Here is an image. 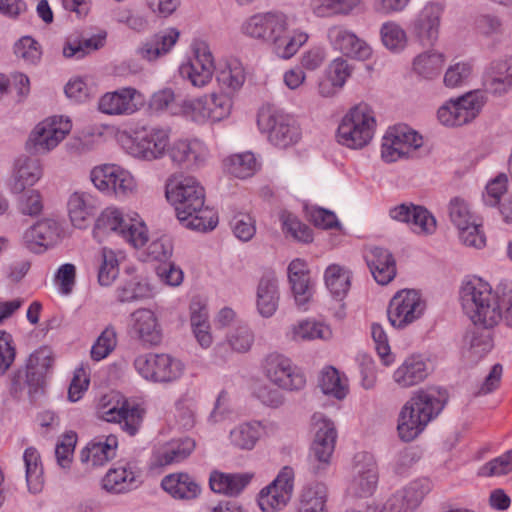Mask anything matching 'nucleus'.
<instances>
[{
	"label": "nucleus",
	"instance_id": "79ce46f5",
	"mask_svg": "<svg viewBox=\"0 0 512 512\" xmlns=\"http://www.w3.org/2000/svg\"><path fill=\"white\" fill-rule=\"evenodd\" d=\"M253 475L250 473L213 472L209 478L211 489L219 494L237 496L250 483Z\"/></svg>",
	"mask_w": 512,
	"mask_h": 512
},
{
	"label": "nucleus",
	"instance_id": "393cba45",
	"mask_svg": "<svg viewBox=\"0 0 512 512\" xmlns=\"http://www.w3.org/2000/svg\"><path fill=\"white\" fill-rule=\"evenodd\" d=\"M129 332L133 338L148 346L159 345L163 337L157 315L147 308H139L131 313Z\"/></svg>",
	"mask_w": 512,
	"mask_h": 512
},
{
	"label": "nucleus",
	"instance_id": "2f4dec72",
	"mask_svg": "<svg viewBox=\"0 0 512 512\" xmlns=\"http://www.w3.org/2000/svg\"><path fill=\"white\" fill-rule=\"evenodd\" d=\"M60 228L56 221L44 219L28 228L23 234L25 246L39 253L51 246L59 237Z\"/></svg>",
	"mask_w": 512,
	"mask_h": 512
},
{
	"label": "nucleus",
	"instance_id": "338daca9",
	"mask_svg": "<svg viewBox=\"0 0 512 512\" xmlns=\"http://www.w3.org/2000/svg\"><path fill=\"white\" fill-rule=\"evenodd\" d=\"M117 335L112 327H107L92 345L90 354L94 361L105 359L116 347Z\"/></svg>",
	"mask_w": 512,
	"mask_h": 512
},
{
	"label": "nucleus",
	"instance_id": "e2e57ef3",
	"mask_svg": "<svg viewBox=\"0 0 512 512\" xmlns=\"http://www.w3.org/2000/svg\"><path fill=\"white\" fill-rule=\"evenodd\" d=\"M280 220L282 222L283 232L286 235H289L293 239L304 243H308L313 240L309 227L300 222V220L292 213L283 211L280 214Z\"/></svg>",
	"mask_w": 512,
	"mask_h": 512
},
{
	"label": "nucleus",
	"instance_id": "774afa93",
	"mask_svg": "<svg viewBox=\"0 0 512 512\" xmlns=\"http://www.w3.org/2000/svg\"><path fill=\"white\" fill-rule=\"evenodd\" d=\"M149 291L147 283L143 282L139 277H133L119 286L116 292L117 299L120 302H132L146 297Z\"/></svg>",
	"mask_w": 512,
	"mask_h": 512
},
{
	"label": "nucleus",
	"instance_id": "a878e982",
	"mask_svg": "<svg viewBox=\"0 0 512 512\" xmlns=\"http://www.w3.org/2000/svg\"><path fill=\"white\" fill-rule=\"evenodd\" d=\"M141 477L142 471L136 461H119L104 476L103 488L113 493L129 492L141 484Z\"/></svg>",
	"mask_w": 512,
	"mask_h": 512
},
{
	"label": "nucleus",
	"instance_id": "de8ad7c7",
	"mask_svg": "<svg viewBox=\"0 0 512 512\" xmlns=\"http://www.w3.org/2000/svg\"><path fill=\"white\" fill-rule=\"evenodd\" d=\"M324 279L330 293L342 299L350 289L351 272L344 266L331 264L325 270Z\"/></svg>",
	"mask_w": 512,
	"mask_h": 512
},
{
	"label": "nucleus",
	"instance_id": "6e6552de",
	"mask_svg": "<svg viewBox=\"0 0 512 512\" xmlns=\"http://www.w3.org/2000/svg\"><path fill=\"white\" fill-rule=\"evenodd\" d=\"M379 482V468L375 457L366 451L358 452L351 461L346 491L355 498H367L374 494Z\"/></svg>",
	"mask_w": 512,
	"mask_h": 512
},
{
	"label": "nucleus",
	"instance_id": "7c9ffc66",
	"mask_svg": "<svg viewBox=\"0 0 512 512\" xmlns=\"http://www.w3.org/2000/svg\"><path fill=\"white\" fill-rule=\"evenodd\" d=\"M53 363V352L47 346L40 347L29 356L26 363V381L30 393L36 392L43 385Z\"/></svg>",
	"mask_w": 512,
	"mask_h": 512
},
{
	"label": "nucleus",
	"instance_id": "0e129e2a",
	"mask_svg": "<svg viewBox=\"0 0 512 512\" xmlns=\"http://www.w3.org/2000/svg\"><path fill=\"white\" fill-rule=\"evenodd\" d=\"M207 109L209 121H221L230 115L232 99L227 93L207 95Z\"/></svg>",
	"mask_w": 512,
	"mask_h": 512
},
{
	"label": "nucleus",
	"instance_id": "dca6fc26",
	"mask_svg": "<svg viewBox=\"0 0 512 512\" xmlns=\"http://www.w3.org/2000/svg\"><path fill=\"white\" fill-rule=\"evenodd\" d=\"M484 102L485 98L481 92H469L442 105L438 109L437 117L443 125L461 126L470 122L479 114Z\"/></svg>",
	"mask_w": 512,
	"mask_h": 512
},
{
	"label": "nucleus",
	"instance_id": "c85d7f7f",
	"mask_svg": "<svg viewBox=\"0 0 512 512\" xmlns=\"http://www.w3.org/2000/svg\"><path fill=\"white\" fill-rule=\"evenodd\" d=\"M42 175L43 168L40 160L21 155L14 162L9 189L13 194L23 193L28 187L34 186Z\"/></svg>",
	"mask_w": 512,
	"mask_h": 512
},
{
	"label": "nucleus",
	"instance_id": "c03bdc74",
	"mask_svg": "<svg viewBox=\"0 0 512 512\" xmlns=\"http://www.w3.org/2000/svg\"><path fill=\"white\" fill-rule=\"evenodd\" d=\"M162 488L172 497L178 499L196 498L201 491L196 480L187 473H173L163 478Z\"/></svg>",
	"mask_w": 512,
	"mask_h": 512
},
{
	"label": "nucleus",
	"instance_id": "cd10ccee",
	"mask_svg": "<svg viewBox=\"0 0 512 512\" xmlns=\"http://www.w3.org/2000/svg\"><path fill=\"white\" fill-rule=\"evenodd\" d=\"M392 219L407 223L418 235H431L436 231L435 217L425 207L401 204L390 210Z\"/></svg>",
	"mask_w": 512,
	"mask_h": 512
},
{
	"label": "nucleus",
	"instance_id": "13d9d810",
	"mask_svg": "<svg viewBox=\"0 0 512 512\" xmlns=\"http://www.w3.org/2000/svg\"><path fill=\"white\" fill-rule=\"evenodd\" d=\"M174 112L198 124L208 122L207 95L183 99L180 102V110Z\"/></svg>",
	"mask_w": 512,
	"mask_h": 512
},
{
	"label": "nucleus",
	"instance_id": "72a5a7b5",
	"mask_svg": "<svg viewBox=\"0 0 512 512\" xmlns=\"http://www.w3.org/2000/svg\"><path fill=\"white\" fill-rule=\"evenodd\" d=\"M483 85L493 95H502L512 89V57L491 62L485 72Z\"/></svg>",
	"mask_w": 512,
	"mask_h": 512
},
{
	"label": "nucleus",
	"instance_id": "4be33fe9",
	"mask_svg": "<svg viewBox=\"0 0 512 512\" xmlns=\"http://www.w3.org/2000/svg\"><path fill=\"white\" fill-rule=\"evenodd\" d=\"M143 96L134 87H123L104 93L98 100V110L109 116H129L140 109Z\"/></svg>",
	"mask_w": 512,
	"mask_h": 512
},
{
	"label": "nucleus",
	"instance_id": "1a4fd4ad",
	"mask_svg": "<svg viewBox=\"0 0 512 512\" xmlns=\"http://www.w3.org/2000/svg\"><path fill=\"white\" fill-rule=\"evenodd\" d=\"M134 368L147 381L171 383L181 378L184 364L166 353H146L137 356Z\"/></svg>",
	"mask_w": 512,
	"mask_h": 512
},
{
	"label": "nucleus",
	"instance_id": "f03ea898",
	"mask_svg": "<svg viewBox=\"0 0 512 512\" xmlns=\"http://www.w3.org/2000/svg\"><path fill=\"white\" fill-rule=\"evenodd\" d=\"M295 16L281 10L258 12L247 17L240 31L248 38L268 44L282 59L292 58L308 41V34L293 28Z\"/></svg>",
	"mask_w": 512,
	"mask_h": 512
},
{
	"label": "nucleus",
	"instance_id": "603ef678",
	"mask_svg": "<svg viewBox=\"0 0 512 512\" xmlns=\"http://www.w3.org/2000/svg\"><path fill=\"white\" fill-rule=\"evenodd\" d=\"M261 433V423H242L230 431V441L239 449L251 450L259 440Z\"/></svg>",
	"mask_w": 512,
	"mask_h": 512
},
{
	"label": "nucleus",
	"instance_id": "680f3d73",
	"mask_svg": "<svg viewBox=\"0 0 512 512\" xmlns=\"http://www.w3.org/2000/svg\"><path fill=\"white\" fill-rule=\"evenodd\" d=\"M448 214L450 221L457 229L477 222V217L472 212L469 203L461 197H454L450 200Z\"/></svg>",
	"mask_w": 512,
	"mask_h": 512
},
{
	"label": "nucleus",
	"instance_id": "bf43d9fd",
	"mask_svg": "<svg viewBox=\"0 0 512 512\" xmlns=\"http://www.w3.org/2000/svg\"><path fill=\"white\" fill-rule=\"evenodd\" d=\"M225 166L231 175L245 179L256 172L258 163L253 153L246 152L230 156L226 159Z\"/></svg>",
	"mask_w": 512,
	"mask_h": 512
},
{
	"label": "nucleus",
	"instance_id": "37998d69",
	"mask_svg": "<svg viewBox=\"0 0 512 512\" xmlns=\"http://www.w3.org/2000/svg\"><path fill=\"white\" fill-rule=\"evenodd\" d=\"M279 288L275 277L263 276L257 286L256 305L261 316L269 318L276 312L279 304Z\"/></svg>",
	"mask_w": 512,
	"mask_h": 512
},
{
	"label": "nucleus",
	"instance_id": "39448f33",
	"mask_svg": "<svg viewBox=\"0 0 512 512\" xmlns=\"http://www.w3.org/2000/svg\"><path fill=\"white\" fill-rule=\"evenodd\" d=\"M376 128L374 112L365 103L351 108L342 118L338 130V142L352 149H361L372 140Z\"/></svg>",
	"mask_w": 512,
	"mask_h": 512
},
{
	"label": "nucleus",
	"instance_id": "c9c22d12",
	"mask_svg": "<svg viewBox=\"0 0 512 512\" xmlns=\"http://www.w3.org/2000/svg\"><path fill=\"white\" fill-rule=\"evenodd\" d=\"M117 436L102 435L94 438L81 452V460L91 466H102L116 456Z\"/></svg>",
	"mask_w": 512,
	"mask_h": 512
},
{
	"label": "nucleus",
	"instance_id": "09e8293b",
	"mask_svg": "<svg viewBox=\"0 0 512 512\" xmlns=\"http://www.w3.org/2000/svg\"><path fill=\"white\" fill-rule=\"evenodd\" d=\"M446 59L443 53L427 51L418 55L413 62V69L424 79H433L440 75Z\"/></svg>",
	"mask_w": 512,
	"mask_h": 512
},
{
	"label": "nucleus",
	"instance_id": "5fc2aeb1",
	"mask_svg": "<svg viewBox=\"0 0 512 512\" xmlns=\"http://www.w3.org/2000/svg\"><path fill=\"white\" fill-rule=\"evenodd\" d=\"M319 387L326 395L343 399L348 393V385L345 377H342L334 367H326L322 370Z\"/></svg>",
	"mask_w": 512,
	"mask_h": 512
},
{
	"label": "nucleus",
	"instance_id": "473e14b6",
	"mask_svg": "<svg viewBox=\"0 0 512 512\" xmlns=\"http://www.w3.org/2000/svg\"><path fill=\"white\" fill-rule=\"evenodd\" d=\"M365 261L374 279L381 285L392 281L396 275V263L393 255L385 248L370 247L365 251Z\"/></svg>",
	"mask_w": 512,
	"mask_h": 512
},
{
	"label": "nucleus",
	"instance_id": "864d4df0",
	"mask_svg": "<svg viewBox=\"0 0 512 512\" xmlns=\"http://www.w3.org/2000/svg\"><path fill=\"white\" fill-rule=\"evenodd\" d=\"M98 282L101 286H109L119 274L117 254L109 248H102L97 255Z\"/></svg>",
	"mask_w": 512,
	"mask_h": 512
},
{
	"label": "nucleus",
	"instance_id": "c756f323",
	"mask_svg": "<svg viewBox=\"0 0 512 512\" xmlns=\"http://www.w3.org/2000/svg\"><path fill=\"white\" fill-rule=\"evenodd\" d=\"M254 333L247 324H240L231 328L225 337V342L218 343L214 350V358L221 362L228 359L227 347L235 353L244 354L250 351L254 344Z\"/></svg>",
	"mask_w": 512,
	"mask_h": 512
},
{
	"label": "nucleus",
	"instance_id": "a18cd8bd",
	"mask_svg": "<svg viewBox=\"0 0 512 512\" xmlns=\"http://www.w3.org/2000/svg\"><path fill=\"white\" fill-rule=\"evenodd\" d=\"M290 337L294 341H328L332 339L333 331L325 322L306 319L291 326Z\"/></svg>",
	"mask_w": 512,
	"mask_h": 512
},
{
	"label": "nucleus",
	"instance_id": "7ed1b4c3",
	"mask_svg": "<svg viewBox=\"0 0 512 512\" xmlns=\"http://www.w3.org/2000/svg\"><path fill=\"white\" fill-rule=\"evenodd\" d=\"M165 196L183 227L206 232L217 226V213L205 205V189L195 177L171 175L165 184Z\"/></svg>",
	"mask_w": 512,
	"mask_h": 512
},
{
	"label": "nucleus",
	"instance_id": "f8f14e48",
	"mask_svg": "<svg viewBox=\"0 0 512 512\" xmlns=\"http://www.w3.org/2000/svg\"><path fill=\"white\" fill-rule=\"evenodd\" d=\"M423 145V137L407 125L390 127L382 139L381 157L387 162L412 157Z\"/></svg>",
	"mask_w": 512,
	"mask_h": 512
},
{
	"label": "nucleus",
	"instance_id": "a19ab883",
	"mask_svg": "<svg viewBox=\"0 0 512 512\" xmlns=\"http://www.w3.org/2000/svg\"><path fill=\"white\" fill-rule=\"evenodd\" d=\"M329 489L324 482H312L303 487L297 512H329Z\"/></svg>",
	"mask_w": 512,
	"mask_h": 512
},
{
	"label": "nucleus",
	"instance_id": "9d476101",
	"mask_svg": "<svg viewBox=\"0 0 512 512\" xmlns=\"http://www.w3.org/2000/svg\"><path fill=\"white\" fill-rule=\"evenodd\" d=\"M257 124L269 141L280 148H286L298 142L300 129L294 119L271 107H262L257 116Z\"/></svg>",
	"mask_w": 512,
	"mask_h": 512
},
{
	"label": "nucleus",
	"instance_id": "f257e3e1",
	"mask_svg": "<svg viewBox=\"0 0 512 512\" xmlns=\"http://www.w3.org/2000/svg\"><path fill=\"white\" fill-rule=\"evenodd\" d=\"M460 300L465 315L475 326L491 329L504 321L512 326V288L501 284L493 289L479 277L463 282Z\"/></svg>",
	"mask_w": 512,
	"mask_h": 512
},
{
	"label": "nucleus",
	"instance_id": "b1692460",
	"mask_svg": "<svg viewBox=\"0 0 512 512\" xmlns=\"http://www.w3.org/2000/svg\"><path fill=\"white\" fill-rule=\"evenodd\" d=\"M168 155L175 165L194 170L205 165L209 150L199 139H177L171 144Z\"/></svg>",
	"mask_w": 512,
	"mask_h": 512
},
{
	"label": "nucleus",
	"instance_id": "8fccbe9b",
	"mask_svg": "<svg viewBox=\"0 0 512 512\" xmlns=\"http://www.w3.org/2000/svg\"><path fill=\"white\" fill-rule=\"evenodd\" d=\"M23 460L26 468V482L30 492L36 494L43 488V468L39 452L29 447L25 450Z\"/></svg>",
	"mask_w": 512,
	"mask_h": 512
},
{
	"label": "nucleus",
	"instance_id": "423d86ee",
	"mask_svg": "<svg viewBox=\"0 0 512 512\" xmlns=\"http://www.w3.org/2000/svg\"><path fill=\"white\" fill-rule=\"evenodd\" d=\"M94 231L95 233L113 232L135 248L144 246L148 241L145 223L136 214L135 217L124 214L116 207H108L101 212L96 219Z\"/></svg>",
	"mask_w": 512,
	"mask_h": 512
},
{
	"label": "nucleus",
	"instance_id": "6e6d98bb",
	"mask_svg": "<svg viewBox=\"0 0 512 512\" xmlns=\"http://www.w3.org/2000/svg\"><path fill=\"white\" fill-rule=\"evenodd\" d=\"M245 70L237 60L228 62L217 74V81L227 93L239 90L245 82Z\"/></svg>",
	"mask_w": 512,
	"mask_h": 512
},
{
	"label": "nucleus",
	"instance_id": "3c124183",
	"mask_svg": "<svg viewBox=\"0 0 512 512\" xmlns=\"http://www.w3.org/2000/svg\"><path fill=\"white\" fill-rule=\"evenodd\" d=\"M379 34L383 46L393 53L404 50L407 45V33L396 21L384 22L380 27Z\"/></svg>",
	"mask_w": 512,
	"mask_h": 512
},
{
	"label": "nucleus",
	"instance_id": "58836bf2",
	"mask_svg": "<svg viewBox=\"0 0 512 512\" xmlns=\"http://www.w3.org/2000/svg\"><path fill=\"white\" fill-rule=\"evenodd\" d=\"M428 376V366L420 355H411L394 371L393 380L401 388L415 386Z\"/></svg>",
	"mask_w": 512,
	"mask_h": 512
},
{
	"label": "nucleus",
	"instance_id": "aec40b11",
	"mask_svg": "<svg viewBox=\"0 0 512 512\" xmlns=\"http://www.w3.org/2000/svg\"><path fill=\"white\" fill-rule=\"evenodd\" d=\"M215 71L214 59L208 45L197 42L193 45V57L179 67L182 78L194 87H204L212 80Z\"/></svg>",
	"mask_w": 512,
	"mask_h": 512
},
{
	"label": "nucleus",
	"instance_id": "ea45409f",
	"mask_svg": "<svg viewBox=\"0 0 512 512\" xmlns=\"http://www.w3.org/2000/svg\"><path fill=\"white\" fill-rule=\"evenodd\" d=\"M191 438L173 440L157 448L153 453V462L157 466H167L185 460L195 449Z\"/></svg>",
	"mask_w": 512,
	"mask_h": 512
},
{
	"label": "nucleus",
	"instance_id": "5701e85b",
	"mask_svg": "<svg viewBox=\"0 0 512 512\" xmlns=\"http://www.w3.org/2000/svg\"><path fill=\"white\" fill-rule=\"evenodd\" d=\"M428 478H418L397 490L387 500L384 510L388 512H414L432 490Z\"/></svg>",
	"mask_w": 512,
	"mask_h": 512
},
{
	"label": "nucleus",
	"instance_id": "f704fd0d",
	"mask_svg": "<svg viewBox=\"0 0 512 512\" xmlns=\"http://www.w3.org/2000/svg\"><path fill=\"white\" fill-rule=\"evenodd\" d=\"M180 31L170 27L161 30L147 39L138 48V55L145 60L154 61L168 54L177 43Z\"/></svg>",
	"mask_w": 512,
	"mask_h": 512
},
{
	"label": "nucleus",
	"instance_id": "e433bc0d",
	"mask_svg": "<svg viewBox=\"0 0 512 512\" xmlns=\"http://www.w3.org/2000/svg\"><path fill=\"white\" fill-rule=\"evenodd\" d=\"M288 277L298 307L306 309L312 297V285L309 270L305 261L293 260L288 266Z\"/></svg>",
	"mask_w": 512,
	"mask_h": 512
},
{
	"label": "nucleus",
	"instance_id": "4468645a",
	"mask_svg": "<svg viewBox=\"0 0 512 512\" xmlns=\"http://www.w3.org/2000/svg\"><path fill=\"white\" fill-rule=\"evenodd\" d=\"M262 369L265 377L282 390L297 391L306 385L303 372L282 354H268L263 360Z\"/></svg>",
	"mask_w": 512,
	"mask_h": 512
},
{
	"label": "nucleus",
	"instance_id": "f3484780",
	"mask_svg": "<svg viewBox=\"0 0 512 512\" xmlns=\"http://www.w3.org/2000/svg\"><path fill=\"white\" fill-rule=\"evenodd\" d=\"M425 309L420 294L412 289L398 291L390 300L387 315L390 324L402 329L419 319Z\"/></svg>",
	"mask_w": 512,
	"mask_h": 512
},
{
	"label": "nucleus",
	"instance_id": "ddd939ff",
	"mask_svg": "<svg viewBox=\"0 0 512 512\" xmlns=\"http://www.w3.org/2000/svg\"><path fill=\"white\" fill-rule=\"evenodd\" d=\"M90 178L99 191L108 195L127 197L137 190L134 176L116 164H103L94 167Z\"/></svg>",
	"mask_w": 512,
	"mask_h": 512
},
{
	"label": "nucleus",
	"instance_id": "bb28decb",
	"mask_svg": "<svg viewBox=\"0 0 512 512\" xmlns=\"http://www.w3.org/2000/svg\"><path fill=\"white\" fill-rule=\"evenodd\" d=\"M328 39L335 49L346 56L362 61L368 60L372 56L373 50L370 44L343 26L330 27Z\"/></svg>",
	"mask_w": 512,
	"mask_h": 512
},
{
	"label": "nucleus",
	"instance_id": "a211bd4d",
	"mask_svg": "<svg viewBox=\"0 0 512 512\" xmlns=\"http://www.w3.org/2000/svg\"><path fill=\"white\" fill-rule=\"evenodd\" d=\"M444 12V4L426 2L409 23L411 34L423 44H434L439 37Z\"/></svg>",
	"mask_w": 512,
	"mask_h": 512
},
{
	"label": "nucleus",
	"instance_id": "6ab92c4d",
	"mask_svg": "<svg viewBox=\"0 0 512 512\" xmlns=\"http://www.w3.org/2000/svg\"><path fill=\"white\" fill-rule=\"evenodd\" d=\"M295 473L293 468L285 466L276 479L263 488L258 497V504L264 512H276L283 509L291 499Z\"/></svg>",
	"mask_w": 512,
	"mask_h": 512
},
{
	"label": "nucleus",
	"instance_id": "4d7b16f0",
	"mask_svg": "<svg viewBox=\"0 0 512 512\" xmlns=\"http://www.w3.org/2000/svg\"><path fill=\"white\" fill-rule=\"evenodd\" d=\"M465 342L467 347L464 350V356L471 363L478 362L487 355L493 347L491 336L481 332H471L467 334Z\"/></svg>",
	"mask_w": 512,
	"mask_h": 512
},
{
	"label": "nucleus",
	"instance_id": "4c0bfd02",
	"mask_svg": "<svg viewBox=\"0 0 512 512\" xmlns=\"http://www.w3.org/2000/svg\"><path fill=\"white\" fill-rule=\"evenodd\" d=\"M68 213L72 224L85 228L98 208L96 197L87 192H74L68 200Z\"/></svg>",
	"mask_w": 512,
	"mask_h": 512
},
{
	"label": "nucleus",
	"instance_id": "0eeeda50",
	"mask_svg": "<svg viewBox=\"0 0 512 512\" xmlns=\"http://www.w3.org/2000/svg\"><path fill=\"white\" fill-rule=\"evenodd\" d=\"M144 410L137 404H131L119 393L102 396L97 405L99 419L119 424L121 429L134 436L142 423Z\"/></svg>",
	"mask_w": 512,
	"mask_h": 512
},
{
	"label": "nucleus",
	"instance_id": "9b49d317",
	"mask_svg": "<svg viewBox=\"0 0 512 512\" xmlns=\"http://www.w3.org/2000/svg\"><path fill=\"white\" fill-rule=\"evenodd\" d=\"M314 439L311 445L310 461L312 472L321 474L330 465L337 441V430L330 419L314 414Z\"/></svg>",
	"mask_w": 512,
	"mask_h": 512
},
{
	"label": "nucleus",
	"instance_id": "20e7f679",
	"mask_svg": "<svg viewBox=\"0 0 512 512\" xmlns=\"http://www.w3.org/2000/svg\"><path fill=\"white\" fill-rule=\"evenodd\" d=\"M446 400V393L436 389L414 393L400 410L397 424L399 437L406 442L414 440L440 414Z\"/></svg>",
	"mask_w": 512,
	"mask_h": 512
},
{
	"label": "nucleus",
	"instance_id": "052dcab7",
	"mask_svg": "<svg viewBox=\"0 0 512 512\" xmlns=\"http://www.w3.org/2000/svg\"><path fill=\"white\" fill-rule=\"evenodd\" d=\"M104 44V37L92 36L81 40H68L63 47V55L66 58L81 59L101 48Z\"/></svg>",
	"mask_w": 512,
	"mask_h": 512
},
{
	"label": "nucleus",
	"instance_id": "69168bd1",
	"mask_svg": "<svg viewBox=\"0 0 512 512\" xmlns=\"http://www.w3.org/2000/svg\"><path fill=\"white\" fill-rule=\"evenodd\" d=\"M175 419L180 428L189 430L196 423V402L185 395L175 404Z\"/></svg>",
	"mask_w": 512,
	"mask_h": 512
},
{
	"label": "nucleus",
	"instance_id": "2eb2a0df",
	"mask_svg": "<svg viewBox=\"0 0 512 512\" xmlns=\"http://www.w3.org/2000/svg\"><path fill=\"white\" fill-rule=\"evenodd\" d=\"M71 128L72 124L68 118H46L31 131L27 147L38 154L50 152L69 134Z\"/></svg>",
	"mask_w": 512,
	"mask_h": 512
},
{
	"label": "nucleus",
	"instance_id": "49530a36",
	"mask_svg": "<svg viewBox=\"0 0 512 512\" xmlns=\"http://www.w3.org/2000/svg\"><path fill=\"white\" fill-rule=\"evenodd\" d=\"M363 0H311L312 13L321 18L349 16L357 10Z\"/></svg>",
	"mask_w": 512,
	"mask_h": 512
},
{
	"label": "nucleus",
	"instance_id": "412c9836",
	"mask_svg": "<svg viewBox=\"0 0 512 512\" xmlns=\"http://www.w3.org/2000/svg\"><path fill=\"white\" fill-rule=\"evenodd\" d=\"M170 134L169 128L161 126L144 130L131 148V154L145 161L162 159L171 146Z\"/></svg>",
	"mask_w": 512,
	"mask_h": 512
}]
</instances>
